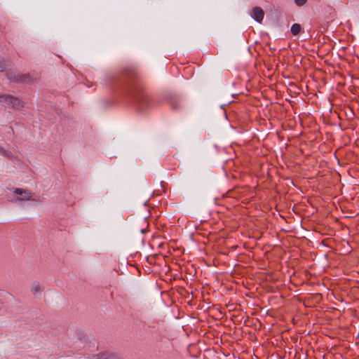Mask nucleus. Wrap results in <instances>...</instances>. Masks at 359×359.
Here are the masks:
<instances>
[{
  "label": "nucleus",
  "instance_id": "obj_12",
  "mask_svg": "<svg viewBox=\"0 0 359 359\" xmlns=\"http://www.w3.org/2000/svg\"><path fill=\"white\" fill-rule=\"evenodd\" d=\"M6 70V66L4 63L0 62V72H5Z\"/></svg>",
  "mask_w": 359,
  "mask_h": 359
},
{
  "label": "nucleus",
  "instance_id": "obj_3",
  "mask_svg": "<svg viewBox=\"0 0 359 359\" xmlns=\"http://www.w3.org/2000/svg\"><path fill=\"white\" fill-rule=\"evenodd\" d=\"M7 78L17 83H28L32 81V76L29 74H15L13 72H8L6 73Z\"/></svg>",
  "mask_w": 359,
  "mask_h": 359
},
{
  "label": "nucleus",
  "instance_id": "obj_4",
  "mask_svg": "<svg viewBox=\"0 0 359 359\" xmlns=\"http://www.w3.org/2000/svg\"><path fill=\"white\" fill-rule=\"evenodd\" d=\"M13 192L19 196L15 198V203L20 201L32 200V194L29 190L15 188Z\"/></svg>",
  "mask_w": 359,
  "mask_h": 359
},
{
  "label": "nucleus",
  "instance_id": "obj_2",
  "mask_svg": "<svg viewBox=\"0 0 359 359\" xmlns=\"http://www.w3.org/2000/svg\"><path fill=\"white\" fill-rule=\"evenodd\" d=\"M0 102L5 103L8 108L15 110H20L25 104L19 97L6 93L0 94Z\"/></svg>",
  "mask_w": 359,
  "mask_h": 359
},
{
  "label": "nucleus",
  "instance_id": "obj_5",
  "mask_svg": "<svg viewBox=\"0 0 359 359\" xmlns=\"http://www.w3.org/2000/svg\"><path fill=\"white\" fill-rule=\"evenodd\" d=\"M166 99L172 110H179L182 108L181 98L179 96L170 94Z\"/></svg>",
  "mask_w": 359,
  "mask_h": 359
},
{
  "label": "nucleus",
  "instance_id": "obj_9",
  "mask_svg": "<svg viewBox=\"0 0 359 359\" xmlns=\"http://www.w3.org/2000/svg\"><path fill=\"white\" fill-rule=\"evenodd\" d=\"M301 29H302L301 25L298 23H294L291 27V33L294 36H297L299 34V32H301Z\"/></svg>",
  "mask_w": 359,
  "mask_h": 359
},
{
  "label": "nucleus",
  "instance_id": "obj_11",
  "mask_svg": "<svg viewBox=\"0 0 359 359\" xmlns=\"http://www.w3.org/2000/svg\"><path fill=\"white\" fill-rule=\"evenodd\" d=\"M0 154L5 156H8L9 154H11V153L8 151H6L5 149L0 147Z\"/></svg>",
  "mask_w": 359,
  "mask_h": 359
},
{
  "label": "nucleus",
  "instance_id": "obj_1",
  "mask_svg": "<svg viewBox=\"0 0 359 359\" xmlns=\"http://www.w3.org/2000/svg\"><path fill=\"white\" fill-rule=\"evenodd\" d=\"M106 83L128 97L140 111H144L155 104L144 91L142 77L137 68L133 65L123 67L116 73L106 76Z\"/></svg>",
  "mask_w": 359,
  "mask_h": 359
},
{
  "label": "nucleus",
  "instance_id": "obj_7",
  "mask_svg": "<svg viewBox=\"0 0 359 359\" xmlns=\"http://www.w3.org/2000/svg\"><path fill=\"white\" fill-rule=\"evenodd\" d=\"M96 356L97 359H121L116 353L109 352L100 353Z\"/></svg>",
  "mask_w": 359,
  "mask_h": 359
},
{
  "label": "nucleus",
  "instance_id": "obj_10",
  "mask_svg": "<svg viewBox=\"0 0 359 359\" xmlns=\"http://www.w3.org/2000/svg\"><path fill=\"white\" fill-rule=\"evenodd\" d=\"M307 0H294V3L298 6H302L306 3Z\"/></svg>",
  "mask_w": 359,
  "mask_h": 359
},
{
  "label": "nucleus",
  "instance_id": "obj_6",
  "mask_svg": "<svg viewBox=\"0 0 359 359\" xmlns=\"http://www.w3.org/2000/svg\"><path fill=\"white\" fill-rule=\"evenodd\" d=\"M251 16L255 20L260 23L263 20L264 12L261 7L255 6L252 8Z\"/></svg>",
  "mask_w": 359,
  "mask_h": 359
},
{
  "label": "nucleus",
  "instance_id": "obj_8",
  "mask_svg": "<svg viewBox=\"0 0 359 359\" xmlns=\"http://www.w3.org/2000/svg\"><path fill=\"white\" fill-rule=\"evenodd\" d=\"M43 290V287L39 284V282H34L32 286V292L33 294L40 293Z\"/></svg>",
  "mask_w": 359,
  "mask_h": 359
}]
</instances>
